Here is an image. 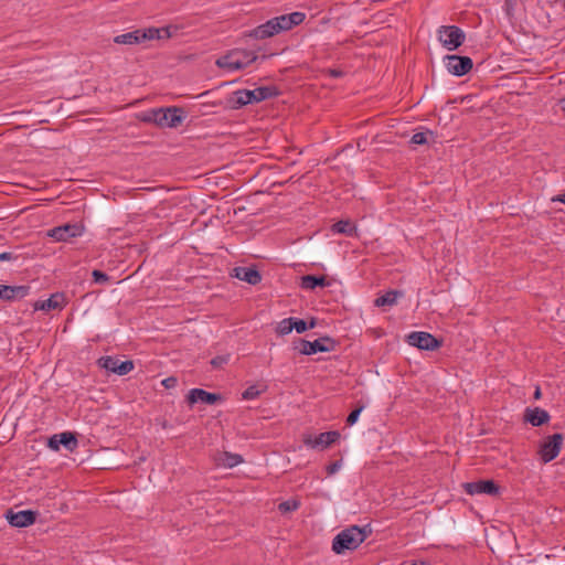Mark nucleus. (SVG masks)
I'll return each instance as SVG.
<instances>
[{
  "label": "nucleus",
  "instance_id": "1",
  "mask_svg": "<svg viewBox=\"0 0 565 565\" xmlns=\"http://www.w3.org/2000/svg\"><path fill=\"white\" fill-rule=\"evenodd\" d=\"M371 532L369 525L363 527L351 525L334 536L332 551L338 555L344 554L347 551H354L367 539Z\"/></svg>",
  "mask_w": 565,
  "mask_h": 565
},
{
  "label": "nucleus",
  "instance_id": "2",
  "mask_svg": "<svg viewBox=\"0 0 565 565\" xmlns=\"http://www.w3.org/2000/svg\"><path fill=\"white\" fill-rule=\"evenodd\" d=\"M279 90L276 86H262L255 89H238L232 93L228 98V106L232 109H239L243 106L276 97Z\"/></svg>",
  "mask_w": 565,
  "mask_h": 565
},
{
  "label": "nucleus",
  "instance_id": "3",
  "mask_svg": "<svg viewBox=\"0 0 565 565\" xmlns=\"http://www.w3.org/2000/svg\"><path fill=\"white\" fill-rule=\"evenodd\" d=\"M257 58L258 56L253 51L234 49L225 55L220 56L215 61V65L227 71H238L247 67Z\"/></svg>",
  "mask_w": 565,
  "mask_h": 565
},
{
  "label": "nucleus",
  "instance_id": "4",
  "mask_svg": "<svg viewBox=\"0 0 565 565\" xmlns=\"http://www.w3.org/2000/svg\"><path fill=\"white\" fill-rule=\"evenodd\" d=\"M171 36V33L169 31V28L163 29H157V28H149L146 30H135L131 32H127L120 35L115 36L114 42L117 44H139L147 40H153V39H162L167 38L169 39Z\"/></svg>",
  "mask_w": 565,
  "mask_h": 565
},
{
  "label": "nucleus",
  "instance_id": "5",
  "mask_svg": "<svg viewBox=\"0 0 565 565\" xmlns=\"http://www.w3.org/2000/svg\"><path fill=\"white\" fill-rule=\"evenodd\" d=\"M184 111L180 107L153 109L149 116L143 118L146 122H153L159 127L175 128L181 125Z\"/></svg>",
  "mask_w": 565,
  "mask_h": 565
},
{
  "label": "nucleus",
  "instance_id": "6",
  "mask_svg": "<svg viewBox=\"0 0 565 565\" xmlns=\"http://www.w3.org/2000/svg\"><path fill=\"white\" fill-rule=\"evenodd\" d=\"M338 345L337 340L329 335L320 337L315 341L298 339L294 342V348L303 355H312L318 352H331Z\"/></svg>",
  "mask_w": 565,
  "mask_h": 565
},
{
  "label": "nucleus",
  "instance_id": "7",
  "mask_svg": "<svg viewBox=\"0 0 565 565\" xmlns=\"http://www.w3.org/2000/svg\"><path fill=\"white\" fill-rule=\"evenodd\" d=\"M564 436L561 433L553 434L544 438L539 448V455L544 463L554 460L563 446Z\"/></svg>",
  "mask_w": 565,
  "mask_h": 565
},
{
  "label": "nucleus",
  "instance_id": "8",
  "mask_svg": "<svg viewBox=\"0 0 565 565\" xmlns=\"http://www.w3.org/2000/svg\"><path fill=\"white\" fill-rule=\"evenodd\" d=\"M465 32L456 25H443L439 29V40L449 51L458 49L465 41Z\"/></svg>",
  "mask_w": 565,
  "mask_h": 565
},
{
  "label": "nucleus",
  "instance_id": "9",
  "mask_svg": "<svg viewBox=\"0 0 565 565\" xmlns=\"http://www.w3.org/2000/svg\"><path fill=\"white\" fill-rule=\"evenodd\" d=\"M406 341L409 345L420 350L434 351L441 347V340H438L433 334L424 331L411 332Z\"/></svg>",
  "mask_w": 565,
  "mask_h": 565
},
{
  "label": "nucleus",
  "instance_id": "10",
  "mask_svg": "<svg viewBox=\"0 0 565 565\" xmlns=\"http://www.w3.org/2000/svg\"><path fill=\"white\" fill-rule=\"evenodd\" d=\"M98 365L106 371L118 375H126L134 370V362L130 360L120 361L114 356H102L98 359Z\"/></svg>",
  "mask_w": 565,
  "mask_h": 565
},
{
  "label": "nucleus",
  "instance_id": "11",
  "mask_svg": "<svg viewBox=\"0 0 565 565\" xmlns=\"http://www.w3.org/2000/svg\"><path fill=\"white\" fill-rule=\"evenodd\" d=\"M462 488L470 495L489 494L495 497L500 493V487L493 480L466 482L462 484Z\"/></svg>",
  "mask_w": 565,
  "mask_h": 565
},
{
  "label": "nucleus",
  "instance_id": "12",
  "mask_svg": "<svg viewBox=\"0 0 565 565\" xmlns=\"http://www.w3.org/2000/svg\"><path fill=\"white\" fill-rule=\"evenodd\" d=\"M446 58V67L448 72L456 76L466 75L473 66V62L469 56L447 55Z\"/></svg>",
  "mask_w": 565,
  "mask_h": 565
},
{
  "label": "nucleus",
  "instance_id": "13",
  "mask_svg": "<svg viewBox=\"0 0 565 565\" xmlns=\"http://www.w3.org/2000/svg\"><path fill=\"white\" fill-rule=\"evenodd\" d=\"M38 516V512L32 510H23L19 512H13L11 509L7 510L6 519L9 524L14 527H26L32 525Z\"/></svg>",
  "mask_w": 565,
  "mask_h": 565
},
{
  "label": "nucleus",
  "instance_id": "14",
  "mask_svg": "<svg viewBox=\"0 0 565 565\" xmlns=\"http://www.w3.org/2000/svg\"><path fill=\"white\" fill-rule=\"evenodd\" d=\"M83 233V226L78 224H64L56 226L47 232V235L57 242H66L72 237L81 236Z\"/></svg>",
  "mask_w": 565,
  "mask_h": 565
},
{
  "label": "nucleus",
  "instance_id": "15",
  "mask_svg": "<svg viewBox=\"0 0 565 565\" xmlns=\"http://www.w3.org/2000/svg\"><path fill=\"white\" fill-rule=\"evenodd\" d=\"M47 446L55 451L60 449V446H64L68 451H74L78 446V441L74 433L65 431L50 437Z\"/></svg>",
  "mask_w": 565,
  "mask_h": 565
},
{
  "label": "nucleus",
  "instance_id": "16",
  "mask_svg": "<svg viewBox=\"0 0 565 565\" xmlns=\"http://www.w3.org/2000/svg\"><path fill=\"white\" fill-rule=\"evenodd\" d=\"M340 438V433L338 430H331L319 434L317 437L312 438L310 435L305 436L303 444L311 448H328Z\"/></svg>",
  "mask_w": 565,
  "mask_h": 565
},
{
  "label": "nucleus",
  "instance_id": "17",
  "mask_svg": "<svg viewBox=\"0 0 565 565\" xmlns=\"http://www.w3.org/2000/svg\"><path fill=\"white\" fill-rule=\"evenodd\" d=\"M223 401V396L217 393H211L203 388H192L189 391L186 395V402L190 406L194 405L198 402H202L207 405H213Z\"/></svg>",
  "mask_w": 565,
  "mask_h": 565
},
{
  "label": "nucleus",
  "instance_id": "18",
  "mask_svg": "<svg viewBox=\"0 0 565 565\" xmlns=\"http://www.w3.org/2000/svg\"><path fill=\"white\" fill-rule=\"evenodd\" d=\"M232 276L253 286L262 281V275L255 267H235Z\"/></svg>",
  "mask_w": 565,
  "mask_h": 565
},
{
  "label": "nucleus",
  "instance_id": "19",
  "mask_svg": "<svg viewBox=\"0 0 565 565\" xmlns=\"http://www.w3.org/2000/svg\"><path fill=\"white\" fill-rule=\"evenodd\" d=\"M550 414L540 407L526 408L524 412V420L534 427H540L550 422Z\"/></svg>",
  "mask_w": 565,
  "mask_h": 565
},
{
  "label": "nucleus",
  "instance_id": "20",
  "mask_svg": "<svg viewBox=\"0 0 565 565\" xmlns=\"http://www.w3.org/2000/svg\"><path fill=\"white\" fill-rule=\"evenodd\" d=\"M65 305V297L61 292L53 294L49 299L43 301H36L34 303L35 310L50 311L55 309H62Z\"/></svg>",
  "mask_w": 565,
  "mask_h": 565
},
{
  "label": "nucleus",
  "instance_id": "21",
  "mask_svg": "<svg viewBox=\"0 0 565 565\" xmlns=\"http://www.w3.org/2000/svg\"><path fill=\"white\" fill-rule=\"evenodd\" d=\"M279 31L276 25V21H274V18L268 20L267 22L258 25L255 28L249 35L257 39V40H264L270 36H274L275 34H278Z\"/></svg>",
  "mask_w": 565,
  "mask_h": 565
},
{
  "label": "nucleus",
  "instance_id": "22",
  "mask_svg": "<svg viewBox=\"0 0 565 565\" xmlns=\"http://www.w3.org/2000/svg\"><path fill=\"white\" fill-rule=\"evenodd\" d=\"M3 292L1 296L2 300L12 301L26 297L30 292L29 286H8L4 285L2 288Z\"/></svg>",
  "mask_w": 565,
  "mask_h": 565
},
{
  "label": "nucleus",
  "instance_id": "23",
  "mask_svg": "<svg viewBox=\"0 0 565 565\" xmlns=\"http://www.w3.org/2000/svg\"><path fill=\"white\" fill-rule=\"evenodd\" d=\"M331 231L337 234H344L350 237L358 236V227L350 220H340L331 226Z\"/></svg>",
  "mask_w": 565,
  "mask_h": 565
},
{
  "label": "nucleus",
  "instance_id": "24",
  "mask_svg": "<svg viewBox=\"0 0 565 565\" xmlns=\"http://www.w3.org/2000/svg\"><path fill=\"white\" fill-rule=\"evenodd\" d=\"M328 281L324 276H315V275H306L301 277V288L303 289H315L317 287H326L328 286Z\"/></svg>",
  "mask_w": 565,
  "mask_h": 565
},
{
  "label": "nucleus",
  "instance_id": "25",
  "mask_svg": "<svg viewBox=\"0 0 565 565\" xmlns=\"http://www.w3.org/2000/svg\"><path fill=\"white\" fill-rule=\"evenodd\" d=\"M403 297V291L399 290H388L386 294L377 297L374 301L376 307H385V306H394L397 302V299Z\"/></svg>",
  "mask_w": 565,
  "mask_h": 565
},
{
  "label": "nucleus",
  "instance_id": "26",
  "mask_svg": "<svg viewBox=\"0 0 565 565\" xmlns=\"http://www.w3.org/2000/svg\"><path fill=\"white\" fill-rule=\"evenodd\" d=\"M267 390V386L264 385L263 388H259L257 385L248 386L242 394L243 399H254L257 398L263 392Z\"/></svg>",
  "mask_w": 565,
  "mask_h": 565
},
{
  "label": "nucleus",
  "instance_id": "27",
  "mask_svg": "<svg viewBox=\"0 0 565 565\" xmlns=\"http://www.w3.org/2000/svg\"><path fill=\"white\" fill-rule=\"evenodd\" d=\"M292 330V318L282 319L276 328V332L280 335H286L290 333Z\"/></svg>",
  "mask_w": 565,
  "mask_h": 565
},
{
  "label": "nucleus",
  "instance_id": "28",
  "mask_svg": "<svg viewBox=\"0 0 565 565\" xmlns=\"http://www.w3.org/2000/svg\"><path fill=\"white\" fill-rule=\"evenodd\" d=\"M300 507V502L298 500H287L282 501L278 504V510L281 513H288L296 511Z\"/></svg>",
  "mask_w": 565,
  "mask_h": 565
},
{
  "label": "nucleus",
  "instance_id": "29",
  "mask_svg": "<svg viewBox=\"0 0 565 565\" xmlns=\"http://www.w3.org/2000/svg\"><path fill=\"white\" fill-rule=\"evenodd\" d=\"M315 321L312 320L310 324L308 326L307 322L302 319L292 318V327L297 331V333H303L308 329H311L315 327Z\"/></svg>",
  "mask_w": 565,
  "mask_h": 565
},
{
  "label": "nucleus",
  "instance_id": "30",
  "mask_svg": "<svg viewBox=\"0 0 565 565\" xmlns=\"http://www.w3.org/2000/svg\"><path fill=\"white\" fill-rule=\"evenodd\" d=\"M274 21H276V25L279 32L290 30V22L288 20V14H282L279 17L274 18Z\"/></svg>",
  "mask_w": 565,
  "mask_h": 565
},
{
  "label": "nucleus",
  "instance_id": "31",
  "mask_svg": "<svg viewBox=\"0 0 565 565\" xmlns=\"http://www.w3.org/2000/svg\"><path fill=\"white\" fill-rule=\"evenodd\" d=\"M305 18H306V14L303 12L296 11V12L289 13L288 14V20L290 22L291 29L294 26L299 25L300 23H302Z\"/></svg>",
  "mask_w": 565,
  "mask_h": 565
},
{
  "label": "nucleus",
  "instance_id": "32",
  "mask_svg": "<svg viewBox=\"0 0 565 565\" xmlns=\"http://www.w3.org/2000/svg\"><path fill=\"white\" fill-rule=\"evenodd\" d=\"M228 361H230V354H225V355H216V356H214V358L210 361V364H211L214 369H220V367H222L223 365H225Z\"/></svg>",
  "mask_w": 565,
  "mask_h": 565
},
{
  "label": "nucleus",
  "instance_id": "33",
  "mask_svg": "<svg viewBox=\"0 0 565 565\" xmlns=\"http://www.w3.org/2000/svg\"><path fill=\"white\" fill-rule=\"evenodd\" d=\"M225 461L224 465L232 468L237 466L243 461V458L239 455H232V454H225Z\"/></svg>",
  "mask_w": 565,
  "mask_h": 565
},
{
  "label": "nucleus",
  "instance_id": "34",
  "mask_svg": "<svg viewBox=\"0 0 565 565\" xmlns=\"http://www.w3.org/2000/svg\"><path fill=\"white\" fill-rule=\"evenodd\" d=\"M363 408H364V405H360L349 414V416L347 417V424L349 426H352L358 422L359 416Z\"/></svg>",
  "mask_w": 565,
  "mask_h": 565
},
{
  "label": "nucleus",
  "instance_id": "35",
  "mask_svg": "<svg viewBox=\"0 0 565 565\" xmlns=\"http://www.w3.org/2000/svg\"><path fill=\"white\" fill-rule=\"evenodd\" d=\"M92 276H93L94 282H97V284H104V282L109 281V276L106 273L98 270V269H94L92 273Z\"/></svg>",
  "mask_w": 565,
  "mask_h": 565
},
{
  "label": "nucleus",
  "instance_id": "36",
  "mask_svg": "<svg viewBox=\"0 0 565 565\" xmlns=\"http://www.w3.org/2000/svg\"><path fill=\"white\" fill-rule=\"evenodd\" d=\"M411 142L414 145L427 143V132H416L413 135Z\"/></svg>",
  "mask_w": 565,
  "mask_h": 565
},
{
  "label": "nucleus",
  "instance_id": "37",
  "mask_svg": "<svg viewBox=\"0 0 565 565\" xmlns=\"http://www.w3.org/2000/svg\"><path fill=\"white\" fill-rule=\"evenodd\" d=\"M340 467H341V462L340 461H333V462H331V463H329L327 466V468H326L327 469V473L329 476L334 475L340 469Z\"/></svg>",
  "mask_w": 565,
  "mask_h": 565
},
{
  "label": "nucleus",
  "instance_id": "38",
  "mask_svg": "<svg viewBox=\"0 0 565 565\" xmlns=\"http://www.w3.org/2000/svg\"><path fill=\"white\" fill-rule=\"evenodd\" d=\"M178 381L175 377L173 376H170V377H167L162 381V385L166 387V388H172L177 385Z\"/></svg>",
  "mask_w": 565,
  "mask_h": 565
},
{
  "label": "nucleus",
  "instance_id": "39",
  "mask_svg": "<svg viewBox=\"0 0 565 565\" xmlns=\"http://www.w3.org/2000/svg\"><path fill=\"white\" fill-rule=\"evenodd\" d=\"M17 258H18V256L14 255L13 253H10V252L0 253V262L13 260Z\"/></svg>",
  "mask_w": 565,
  "mask_h": 565
},
{
  "label": "nucleus",
  "instance_id": "40",
  "mask_svg": "<svg viewBox=\"0 0 565 565\" xmlns=\"http://www.w3.org/2000/svg\"><path fill=\"white\" fill-rule=\"evenodd\" d=\"M553 202H561L565 204V193L558 194L552 199Z\"/></svg>",
  "mask_w": 565,
  "mask_h": 565
},
{
  "label": "nucleus",
  "instance_id": "41",
  "mask_svg": "<svg viewBox=\"0 0 565 565\" xmlns=\"http://www.w3.org/2000/svg\"><path fill=\"white\" fill-rule=\"evenodd\" d=\"M330 74L333 76V77H339L342 75V72L341 71H338V70H331L330 71Z\"/></svg>",
  "mask_w": 565,
  "mask_h": 565
},
{
  "label": "nucleus",
  "instance_id": "42",
  "mask_svg": "<svg viewBox=\"0 0 565 565\" xmlns=\"http://www.w3.org/2000/svg\"><path fill=\"white\" fill-rule=\"evenodd\" d=\"M540 397H541V390H540V387H536V390L534 392V398L539 399Z\"/></svg>",
  "mask_w": 565,
  "mask_h": 565
},
{
  "label": "nucleus",
  "instance_id": "43",
  "mask_svg": "<svg viewBox=\"0 0 565 565\" xmlns=\"http://www.w3.org/2000/svg\"><path fill=\"white\" fill-rule=\"evenodd\" d=\"M559 107L563 111H565V98L559 99Z\"/></svg>",
  "mask_w": 565,
  "mask_h": 565
},
{
  "label": "nucleus",
  "instance_id": "44",
  "mask_svg": "<svg viewBox=\"0 0 565 565\" xmlns=\"http://www.w3.org/2000/svg\"><path fill=\"white\" fill-rule=\"evenodd\" d=\"M207 94H209V92H204V93L200 94L198 97H204V96H206Z\"/></svg>",
  "mask_w": 565,
  "mask_h": 565
}]
</instances>
